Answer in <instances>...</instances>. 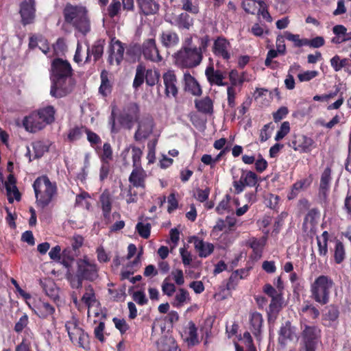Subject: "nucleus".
I'll return each mask as SVG.
<instances>
[{
    "label": "nucleus",
    "instance_id": "obj_49",
    "mask_svg": "<svg viewBox=\"0 0 351 351\" xmlns=\"http://www.w3.org/2000/svg\"><path fill=\"white\" fill-rule=\"evenodd\" d=\"M145 67L143 65L139 64L137 66L136 70V75L133 82V87L134 88L136 89L143 84L144 80H145Z\"/></svg>",
    "mask_w": 351,
    "mask_h": 351
},
{
    "label": "nucleus",
    "instance_id": "obj_22",
    "mask_svg": "<svg viewBox=\"0 0 351 351\" xmlns=\"http://www.w3.org/2000/svg\"><path fill=\"white\" fill-rule=\"evenodd\" d=\"M85 45L86 47V56L85 62H90L91 55L93 56V61L96 62L99 60L104 52V45L101 40L96 41L92 46L91 49L89 47L88 43L86 41Z\"/></svg>",
    "mask_w": 351,
    "mask_h": 351
},
{
    "label": "nucleus",
    "instance_id": "obj_50",
    "mask_svg": "<svg viewBox=\"0 0 351 351\" xmlns=\"http://www.w3.org/2000/svg\"><path fill=\"white\" fill-rule=\"evenodd\" d=\"M301 313L309 317L311 319H316L319 315V310L312 304H304L301 308Z\"/></svg>",
    "mask_w": 351,
    "mask_h": 351
},
{
    "label": "nucleus",
    "instance_id": "obj_7",
    "mask_svg": "<svg viewBox=\"0 0 351 351\" xmlns=\"http://www.w3.org/2000/svg\"><path fill=\"white\" fill-rule=\"evenodd\" d=\"M298 351H315L321 342V330L315 326L304 325Z\"/></svg>",
    "mask_w": 351,
    "mask_h": 351
},
{
    "label": "nucleus",
    "instance_id": "obj_48",
    "mask_svg": "<svg viewBox=\"0 0 351 351\" xmlns=\"http://www.w3.org/2000/svg\"><path fill=\"white\" fill-rule=\"evenodd\" d=\"M38 112L41 115L43 120L46 125L51 123L54 121L55 110L53 107L50 106H47L40 109Z\"/></svg>",
    "mask_w": 351,
    "mask_h": 351
},
{
    "label": "nucleus",
    "instance_id": "obj_2",
    "mask_svg": "<svg viewBox=\"0 0 351 351\" xmlns=\"http://www.w3.org/2000/svg\"><path fill=\"white\" fill-rule=\"evenodd\" d=\"M65 21L71 24L80 32L85 35L90 31V21L86 9L82 5H66L64 9Z\"/></svg>",
    "mask_w": 351,
    "mask_h": 351
},
{
    "label": "nucleus",
    "instance_id": "obj_34",
    "mask_svg": "<svg viewBox=\"0 0 351 351\" xmlns=\"http://www.w3.org/2000/svg\"><path fill=\"white\" fill-rule=\"evenodd\" d=\"M250 319L252 332L256 337H258L263 324L262 315L258 312H254L250 314Z\"/></svg>",
    "mask_w": 351,
    "mask_h": 351
},
{
    "label": "nucleus",
    "instance_id": "obj_60",
    "mask_svg": "<svg viewBox=\"0 0 351 351\" xmlns=\"http://www.w3.org/2000/svg\"><path fill=\"white\" fill-rule=\"evenodd\" d=\"M162 291L165 295L170 297L176 291V286L174 284L169 282L168 278H165L162 284Z\"/></svg>",
    "mask_w": 351,
    "mask_h": 351
},
{
    "label": "nucleus",
    "instance_id": "obj_13",
    "mask_svg": "<svg viewBox=\"0 0 351 351\" xmlns=\"http://www.w3.org/2000/svg\"><path fill=\"white\" fill-rule=\"evenodd\" d=\"M154 127V119L152 117L142 118L138 122V129L134 134L136 141L146 139L152 134Z\"/></svg>",
    "mask_w": 351,
    "mask_h": 351
},
{
    "label": "nucleus",
    "instance_id": "obj_57",
    "mask_svg": "<svg viewBox=\"0 0 351 351\" xmlns=\"http://www.w3.org/2000/svg\"><path fill=\"white\" fill-rule=\"evenodd\" d=\"M136 230L141 237L147 239L150 235L151 226L149 223L138 222L136 226Z\"/></svg>",
    "mask_w": 351,
    "mask_h": 351
},
{
    "label": "nucleus",
    "instance_id": "obj_32",
    "mask_svg": "<svg viewBox=\"0 0 351 351\" xmlns=\"http://www.w3.org/2000/svg\"><path fill=\"white\" fill-rule=\"evenodd\" d=\"M159 351H180L178 346L172 337H162L157 342Z\"/></svg>",
    "mask_w": 351,
    "mask_h": 351
},
{
    "label": "nucleus",
    "instance_id": "obj_47",
    "mask_svg": "<svg viewBox=\"0 0 351 351\" xmlns=\"http://www.w3.org/2000/svg\"><path fill=\"white\" fill-rule=\"evenodd\" d=\"M241 178L247 186H255L258 180L256 174L251 171H242Z\"/></svg>",
    "mask_w": 351,
    "mask_h": 351
},
{
    "label": "nucleus",
    "instance_id": "obj_26",
    "mask_svg": "<svg viewBox=\"0 0 351 351\" xmlns=\"http://www.w3.org/2000/svg\"><path fill=\"white\" fill-rule=\"evenodd\" d=\"M185 90L195 96L202 94V89L196 80L189 73L184 74Z\"/></svg>",
    "mask_w": 351,
    "mask_h": 351
},
{
    "label": "nucleus",
    "instance_id": "obj_11",
    "mask_svg": "<svg viewBox=\"0 0 351 351\" xmlns=\"http://www.w3.org/2000/svg\"><path fill=\"white\" fill-rule=\"evenodd\" d=\"M141 53L145 60L153 62H159L162 60L154 38H148L143 42L141 45Z\"/></svg>",
    "mask_w": 351,
    "mask_h": 351
},
{
    "label": "nucleus",
    "instance_id": "obj_14",
    "mask_svg": "<svg viewBox=\"0 0 351 351\" xmlns=\"http://www.w3.org/2000/svg\"><path fill=\"white\" fill-rule=\"evenodd\" d=\"M23 125L25 130L30 132H36L40 130L46 125L38 111L34 112L29 116L25 117L23 121Z\"/></svg>",
    "mask_w": 351,
    "mask_h": 351
},
{
    "label": "nucleus",
    "instance_id": "obj_56",
    "mask_svg": "<svg viewBox=\"0 0 351 351\" xmlns=\"http://www.w3.org/2000/svg\"><path fill=\"white\" fill-rule=\"evenodd\" d=\"M87 140L90 143L92 147L97 150L99 145L101 143L100 137L95 132L86 130Z\"/></svg>",
    "mask_w": 351,
    "mask_h": 351
},
{
    "label": "nucleus",
    "instance_id": "obj_3",
    "mask_svg": "<svg viewBox=\"0 0 351 351\" xmlns=\"http://www.w3.org/2000/svg\"><path fill=\"white\" fill-rule=\"evenodd\" d=\"M37 204L45 208L47 206L57 193L55 182H51L47 176L37 178L33 184Z\"/></svg>",
    "mask_w": 351,
    "mask_h": 351
},
{
    "label": "nucleus",
    "instance_id": "obj_64",
    "mask_svg": "<svg viewBox=\"0 0 351 351\" xmlns=\"http://www.w3.org/2000/svg\"><path fill=\"white\" fill-rule=\"evenodd\" d=\"M290 127L289 123L287 121H285L281 124L280 130L277 132L275 140L280 141L289 132Z\"/></svg>",
    "mask_w": 351,
    "mask_h": 351
},
{
    "label": "nucleus",
    "instance_id": "obj_12",
    "mask_svg": "<svg viewBox=\"0 0 351 351\" xmlns=\"http://www.w3.org/2000/svg\"><path fill=\"white\" fill-rule=\"evenodd\" d=\"M19 13L23 25L32 23L36 16L35 1L23 0L20 5Z\"/></svg>",
    "mask_w": 351,
    "mask_h": 351
},
{
    "label": "nucleus",
    "instance_id": "obj_58",
    "mask_svg": "<svg viewBox=\"0 0 351 351\" xmlns=\"http://www.w3.org/2000/svg\"><path fill=\"white\" fill-rule=\"evenodd\" d=\"M121 4L119 0H112L108 8V15L110 18H114L119 13Z\"/></svg>",
    "mask_w": 351,
    "mask_h": 351
},
{
    "label": "nucleus",
    "instance_id": "obj_19",
    "mask_svg": "<svg viewBox=\"0 0 351 351\" xmlns=\"http://www.w3.org/2000/svg\"><path fill=\"white\" fill-rule=\"evenodd\" d=\"M165 94L167 97H176L178 94L177 79L173 71L169 70L163 74Z\"/></svg>",
    "mask_w": 351,
    "mask_h": 351
},
{
    "label": "nucleus",
    "instance_id": "obj_30",
    "mask_svg": "<svg viewBox=\"0 0 351 351\" xmlns=\"http://www.w3.org/2000/svg\"><path fill=\"white\" fill-rule=\"evenodd\" d=\"M332 32L335 36L331 39L335 44H340L348 40L347 29L342 25H337L333 27Z\"/></svg>",
    "mask_w": 351,
    "mask_h": 351
},
{
    "label": "nucleus",
    "instance_id": "obj_35",
    "mask_svg": "<svg viewBox=\"0 0 351 351\" xmlns=\"http://www.w3.org/2000/svg\"><path fill=\"white\" fill-rule=\"evenodd\" d=\"M229 80L230 86L235 87L241 86L244 82L250 81V78L247 77L246 73H239L237 70L233 69L229 73Z\"/></svg>",
    "mask_w": 351,
    "mask_h": 351
},
{
    "label": "nucleus",
    "instance_id": "obj_51",
    "mask_svg": "<svg viewBox=\"0 0 351 351\" xmlns=\"http://www.w3.org/2000/svg\"><path fill=\"white\" fill-rule=\"evenodd\" d=\"M311 182L308 179H303L300 181L296 182L292 187V191L291 193V195L289 198H293L295 197L298 193L306 189L310 185Z\"/></svg>",
    "mask_w": 351,
    "mask_h": 351
},
{
    "label": "nucleus",
    "instance_id": "obj_41",
    "mask_svg": "<svg viewBox=\"0 0 351 351\" xmlns=\"http://www.w3.org/2000/svg\"><path fill=\"white\" fill-rule=\"evenodd\" d=\"M247 271L245 270H237L232 274L230 277L229 281L227 283V289L232 290L234 289L238 280L244 278L247 276Z\"/></svg>",
    "mask_w": 351,
    "mask_h": 351
},
{
    "label": "nucleus",
    "instance_id": "obj_5",
    "mask_svg": "<svg viewBox=\"0 0 351 351\" xmlns=\"http://www.w3.org/2000/svg\"><path fill=\"white\" fill-rule=\"evenodd\" d=\"M332 285L333 282L329 277L319 276L311 285V298L322 305L327 304Z\"/></svg>",
    "mask_w": 351,
    "mask_h": 351
},
{
    "label": "nucleus",
    "instance_id": "obj_52",
    "mask_svg": "<svg viewBox=\"0 0 351 351\" xmlns=\"http://www.w3.org/2000/svg\"><path fill=\"white\" fill-rule=\"evenodd\" d=\"M34 152V158H38L47 152L48 147L42 141H36L32 144Z\"/></svg>",
    "mask_w": 351,
    "mask_h": 351
},
{
    "label": "nucleus",
    "instance_id": "obj_37",
    "mask_svg": "<svg viewBox=\"0 0 351 351\" xmlns=\"http://www.w3.org/2000/svg\"><path fill=\"white\" fill-rule=\"evenodd\" d=\"M196 108L203 113H211L213 112V101L208 97H206L202 99L195 100Z\"/></svg>",
    "mask_w": 351,
    "mask_h": 351
},
{
    "label": "nucleus",
    "instance_id": "obj_31",
    "mask_svg": "<svg viewBox=\"0 0 351 351\" xmlns=\"http://www.w3.org/2000/svg\"><path fill=\"white\" fill-rule=\"evenodd\" d=\"M331 170L329 167L324 169L321 176L319 195H322L324 198L327 196L328 191L330 188Z\"/></svg>",
    "mask_w": 351,
    "mask_h": 351
},
{
    "label": "nucleus",
    "instance_id": "obj_53",
    "mask_svg": "<svg viewBox=\"0 0 351 351\" xmlns=\"http://www.w3.org/2000/svg\"><path fill=\"white\" fill-rule=\"evenodd\" d=\"M101 207L105 218L109 217L111 211V201L108 195L103 193L100 197Z\"/></svg>",
    "mask_w": 351,
    "mask_h": 351
},
{
    "label": "nucleus",
    "instance_id": "obj_15",
    "mask_svg": "<svg viewBox=\"0 0 351 351\" xmlns=\"http://www.w3.org/2000/svg\"><path fill=\"white\" fill-rule=\"evenodd\" d=\"M32 309L34 313L40 318L51 319L53 322H55L54 314L56 308L51 304L43 300H39L36 303Z\"/></svg>",
    "mask_w": 351,
    "mask_h": 351
},
{
    "label": "nucleus",
    "instance_id": "obj_29",
    "mask_svg": "<svg viewBox=\"0 0 351 351\" xmlns=\"http://www.w3.org/2000/svg\"><path fill=\"white\" fill-rule=\"evenodd\" d=\"M82 302L87 306L88 307V315L90 316L91 313V308L97 303L95 291L92 286L88 285L85 288V293H84L82 298Z\"/></svg>",
    "mask_w": 351,
    "mask_h": 351
},
{
    "label": "nucleus",
    "instance_id": "obj_8",
    "mask_svg": "<svg viewBox=\"0 0 351 351\" xmlns=\"http://www.w3.org/2000/svg\"><path fill=\"white\" fill-rule=\"evenodd\" d=\"M65 328L73 343H77L84 349L88 348V335L79 326V322L76 317H72L66 321Z\"/></svg>",
    "mask_w": 351,
    "mask_h": 351
},
{
    "label": "nucleus",
    "instance_id": "obj_16",
    "mask_svg": "<svg viewBox=\"0 0 351 351\" xmlns=\"http://www.w3.org/2000/svg\"><path fill=\"white\" fill-rule=\"evenodd\" d=\"M291 147L301 153H309L315 147V143L311 138L299 135L291 142Z\"/></svg>",
    "mask_w": 351,
    "mask_h": 351
},
{
    "label": "nucleus",
    "instance_id": "obj_61",
    "mask_svg": "<svg viewBox=\"0 0 351 351\" xmlns=\"http://www.w3.org/2000/svg\"><path fill=\"white\" fill-rule=\"evenodd\" d=\"M29 323V317L26 314H23L15 324L14 330L19 333L26 328Z\"/></svg>",
    "mask_w": 351,
    "mask_h": 351
},
{
    "label": "nucleus",
    "instance_id": "obj_24",
    "mask_svg": "<svg viewBox=\"0 0 351 351\" xmlns=\"http://www.w3.org/2000/svg\"><path fill=\"white\" fill-rule=\"evenodd\" d=\"M162 45L167 48L174 47L180 41L178 35L171 30L162 32L160 35Z\"/></svg>",
    "mask_w": 351,
    "mask_h": 351
},
{
    "label": "nucleus",
    "instance_id": "obj_59",
    "mask_svg": "<svg viewBox=\"0 0 351 351\" xmlns=\"http://www.w3.org/2000/svg\"><path fill=\"white\" fill-rule=\"evenodd\" d=\"M182 9L192 14H197L199 12L198 5L193 3L192 0H182Z\"/></svg>",
    "mask_w": 351,
    "mask_h": 351
},
{
    "label": "nucleus",
    "instance_id": "obj_42",
    "mask_svg": "<svg viewBox=\"0 0 351 351\" xmlns=\"http://www.w3.org/2000/svg\"><path fill=\"white\" fill-rule=\"evenodd\" d=\"M263 1V0H243L242 7L247 13L255 14L259 10L260 3Z\"/></svg>",
    "mask_w": 351,
    "mask_h": 351
},
{
    "label": "nucleus",
    "instance_id": "obj_36",
    "mask_svg": "<svg viewBox=\"0 0 351 351\" xmlns=\"http://www.w3.org/2000/svg\"><path fill=\"white\" fill-rule=\"evenodd\" d=\"M334 247L332 249L334 259L336 263L343 262L346 256L345 248L343 243L337 239L333 240Z\"/></svg>",
    "mask_w": 351,
    "mask_h": 351
},
{
    "label": "nucleus",
    "instance_id": "obj_20",
    "mask_svg": "<svg viewBox=\"0 0 351 351\" xmlns=\"http://www.w3.org/2000/svg\"><path fill=\"white\" fill-rule=\"evenodd\" d=\"M146 178V171L141 167H133V170L129 177V181L135 187L145 188Z\"/></svg>",
    "mask_w": 351,
    "mask_h": 351
},
{
    "label": "nucleus",
    "instance_id": "obj_46",
    "mask_svg": "<svg viewBox=\"0 0 351 351\" xmlns=\"http://www.w3.org/2000/svg\"><path fill=\"white\" fill-rule=\"evenodd\" d=\"M284 37L287 40L292 42L296 47L306 46L307 44V38H300L299 34H293L288 31L284 32Z\"/></svg>",
    "mask_w": 351,
    "mask_h": 351
},
{
    "label": "nucleus",
    "instance_id": "obj_6",
    "mask_svg": "<svg viewBox=\"0 0 351 351\" xmlns=\"http://www.w3.org/2000/svg\"><path fill=\"white\" fill-rule=\"evenodd\" d=\"M176 65L182 68H193L198 66L202 59L199 49L194 46L193 48H181L174 55Z\"/></svg>",
    "mask_w": 351,
    "mask_h": 351
},
{
    "label": "nucleus",
    "instance_id": "obj_9",
    "mask_svg": "<svg viewBox=\"0 0 351 351\" xmlns=\"http://www.w3.org/2000/svg\"><path fill=\"white\" fill-rule=\"evenodd\" d=\"M139 108L136 104L130 103L125 106L118 117L121 126L130 129L134 122L137 119Z\"/></svg>",
    "mask_w": 351,
    "mask_h": 351
},
{
    "label": "nucleus",
    "instance_id": "obj_43",
    "mask_svg": "<svg viewBox=\"0 0 351 351\" xmlns=\"http://www.w3.org/2000/svg\"><path fill=\"white\" fill-rule=\"evenodd\" d=\"M160 76L159 71L156 69H150L145 71L146 84L150 86H153L158 82Z\"/></svg>",
    "mask_w": 351,
    "mask_h": 351
},
{
    "label": "nucleus",
    "instance_id": "obj_25",
    "mask_svg": "<svg viewBox=\"0 0 351 351\" xmlns=\"http://www.w3.org/2000/svg\"><path fill=\"white\" fill-rule=\"evenodd\" d=\"M180 29H189L193 25V19L186 13H181L170 21Z\"/></svg>",
    "mask_w": 351,
    "mask_h": 351
},
{
    "label": "nucleus",
    "instance_id": "obj_44",
    "mask_svg": "<svg viewBox=\"0 0 351 351\" xmlns=\"http://www.w3.org/2000/svg\"><path fill=\"white\" fill-rule=\"evenodd\" d=\"M111 92V84L108 79V73L106 71H102L101 73V85L99 93L103 95H107Z\"/></svg>",
    "mask_w": 351,
    "mask_h": 351
},
{
    "label": "nucleus",
    "instance_id": "obj_23",
    "mask_svg": "<svg viewBox=\"0 0 351 351\" xmlns=\"http://www.w3.org/2000/svg\"><path fill=\"white\" fill-rule=\"evenodd\" d=\"M205 75L210 84L217 86H225L226 83L223 82L224 76L219 70H215L213 66H208L205 71Z\"/></svg>",
    "mask_w": 351,
    "mask_h": 351
},
{
    "label": "nucleus",
    "instance_id": "obj_18",
    "mask_svg": "<svg viewBox=\"0 0 351 351\" xmlns=\"http://www.w3.org/2000/svg\"><path fill=\"white\" fill-rule=\"evenodd\" d=\"M230 49L231 45L226 38L219 37L215 40L213 53L215 56L228 60L231 56Z\"/></svg>",
    "mask_w": 351,
    "mask_h": 351
},
{
    "label": "nucleus",
    "instance_id": "obj_39",
    "mask_svg": "<svg viewBox=\"0 0 351 351\" xmlns=\"http://www.w3.org/2000/svg\"><path fill=\"white\" fill-rule=\"evenodd\" d=\"M266 239L265 238H262L260 239L252 238L249 241V245L250 247L253 250L254 253L256 255V257L260 258L261 256L263 250L265 245Z\"/></svg>",
    "mask_w": 351,
    "mask_h": 351
},
{
    "label": "nucleus",
    "instance_id": "obj_63",
    "mask_svg": "<svg viewBox=\"0 0 351 351\" xmlns=\"http://www.w3.org/2000/svg\"><path fill=\"white\" fill-rule=\"evenodd\" d=\"M317 71H306L298 75L300 82H308L318 75Z\"/></svg>",
    "mask_w": 351,
    "mask_h": 351
},
{
    "label": "nucleus",
    "instance_id": "obj_4",
    "mask_svg": "<svg viewBox=\"0 0 351 351\" xmlns=\"http://www.w3.org/2000/svg\"><path fill=\"white\" fill-rule=\"evenodd\" d=\"M99 268L95 262L90 260L87 256H84L82 258L77 261V271L76 276L77 287H82V280H87L93 281L96 280L98 276Z\"/></svg>",
    "mask_w": 351,
    "mask_h": 351
},
{
    "label": "nucleus",
    "instance_id": "obj_45",
    "mask_svg": "<svg viewBox=\"0 0 351 351\" xmlns=\"http://www.w3.org/2000/svg\"><path fill=\"white\" fill-rule=\"evenodd\" d=\"M185 333L188 335L186 340L189 343L195 345L198 343L197 328L193 322H189Z\"/></svg>",
    "mask_w": 351,
    "mask_h": 351
},
{
    "label": "nucleus",
    "instance_id": "obj_33",
    "mask_svg": "<svg viewBox=\"0 0 351 351\" xmlns=\"http://www.w3.org/2000/svg\"><path fill=\"white\" fill-rule=\"evenodd\" d=\"M29 46L30 48H35L36 47H38L39 49L45 55H47L48 52L49 51V47L47 40L40 36L34 35L31 36L29 38Z\"/></svg>",
    "mask_w": 351,
    "mask_h": 351
},
{
    "label": "nucleus",
    "instance_id": "obj_27",
    "mask_svg": "<svg viewBox=\"0 0 351 351\" xmlns=\"http://www.w3.org/2000/svg\"><path fill=\"white\" fill-rule=\"evenodd\" d=\"M5 187L6 189L8 199L10 203H12L14 202L13 197H11V191L14 190V199L16 201H19L21 199V194L16 186V179L13 175L10 174L8 176L7 180L5 182Z\"/></svg>",
    "mask_w": 351,
    "mask_h": 351
},
{
    "label": "nucleus",
    "instance_id": "obj_10",
    "mask_svg": "<svg viewBox=\"0 0 351 351\" xmlns=\"http://www.w3.org/2000/svg\"><path fill=\"white\" fill-rule=\"evenodd\" d=\"M296 328L287 321L282 324L278 331V343L285 348L287 344L298 339Z\"/></svg>",
    "mask_w": 351,
    "mask_h": 351
},
{
    "label": "nucleus",
    "instance_id": "obj_62",
    "mask_svg": "<svg viewBox=\"0 0 351 351\" xmlns=\"http://www.w3.org/2000/svg\"><path fill=\"white\" fill-rule=\"evenodd\" d=\"M237 91L233 86H228L227 88L228 104L230 108H234L236 103L235 99Z\"/></svg>",
    "mask_w": 351,
    "mask_h": 351
},
{
    "label": "nucleus",
    "instance_id": "obj_55",
    "mask_svg": "<svg viewBox=\"0 0 351 351\" xmlns=\"http://www.w3.org/2000/svg\"><path fill=\"white\" fill-rule=\"evenodd\" d=\"M100 158L102 162H109L112 159V150L110 143H105L104 144Z\"/></svg>",
    "mask_w": 351,
    "mask_h": 351
},
{
    "label": "nucleus",
    "instance_id": "obj_40",
    "mask_svg": "<svg viewBox=\"0 0 351 351\" xmlns=\"http://www.w3.org/2000/svg\"><path fill=\"white\" fill-rule=\"evenodd\" d=\"M190 300L188 291L184 289H179L176 292L172 305L175 307H181Z\"/></svg>",
    "mask_w": 351,
    "mask_h": 351
},
{
    "label": "nucleus",
    "instance_id": "obj_17",
    "mask_svg": "<svg viewBox=\"0 0 351 351\" xmlns=\"http://www.w3.org/2000/svg\"><path fill=\"white\" fill-rule=\"evenodd\" d=\"M124 47L122 43L115 39H112L110 43V55L108 61L110 64L119 65L123 58Z\"/></svg>",
    "mask_w": 351,
    "mask_h": 351
},
{
    "label": "nucleus",
    "instance_id": "obj_21",
    "mask_svg": "<svg viewBox=\"0 0 351 351\" xmlns=\"http://www.w3.org/2000/svg\"><path fill=\"white\" fill-rule=\"evenodd\" d=\"M191 242L193 243L195 248L200 257H207L213 252L214 246L213 244L204 242L197 237H192Z\"/></svg>",
    "mask_w": 351,
    "mask_h": 351
},
{
    "label": "nucleus",
    "instance_id": "obj_54",
    "mask_svg": "<svg viewBox=\"0 0 351 351\" xmlns=\"http://www.w3.org/2000/svg\"><path fill=\"white\" fill-rule=\"evenodd\" d=\"M317 218H318L317 212L315 210H310L304 218V226L306 228L312 229L315 226Z\"/></svg>",
    "mask_w": 351,
    "mask_h": 351
},
{
    "label": "nucleus",
    "instance_id": "obj_1",
    "mask_svg": "<svg viewBox=\"0 0 351 351\" xmlns=\"http://www.w3.org/2000/svg\"><path fill=\"white\" fill-rule=\"evenodd\" d=\"M51 72V95L56 98L65 96L73 86L70 64L66 60L56 59L52 62Z\"/></svg>",
    "mask_w": 351,
    "mask_h": 351
},
{
    "label": "nucleus",
    "instance_id": "obj_28",
    "mask_svg": "<svg viewBox=\"0 0 351 351\" xmlns=\"http://www.w3.org/2000/svg\"><path fill=\"white\" fill-rule=\"evenodd\" d=\"M141 11L145 15L156 14L160 8L155 0H137Z\"/></svg>",
    "mask_w": 351,
    "mask_h": 351
},
{
    "label": "nucleus",
    "instance_id": "obj_38",
    "mask_svg": "<svg viewBox=\"0 0 351 351\" xmlns=\"http://www.w3.org/2000/svg\"><path fill=\"white\" fill-rule=\"evenodd\" d=\"M329 240V234L324 231L320 237H317L319 254L322 256H326L328 254V241Z\"/></svg>",
    "mask_w": 351,
    "mask_h": 351
}]
</instances>
